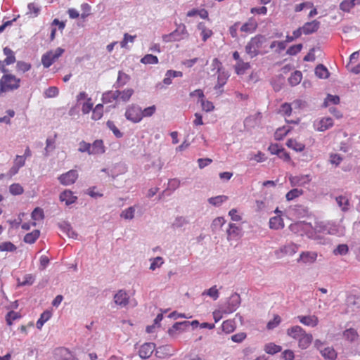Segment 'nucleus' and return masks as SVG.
I'll return each instance as SVG.
<instances>
[{
  "label": "nucleus",
  "instance_id": "6e6d98bb",
  "mask_svg": "<svg viewBox=\"0 0 360 360\" xmlns=\"http://www.w3.org/2000/svg\"><path fill=\"white\" fill-rule=\"evenodd\" d=\"M238 233V227L234 224H230L229 229L227 230L228 240H231L232 237L237 236Z\"/></svg>",
  "mask_w": 360,
  "mask_h": 360
},
{
  "label": "nucleus",
  "instance_id": "cd10ccee",
  "mask_svg": "<svg viewBox=\"0 0 360 360\" xmlns=\"http://www.w3.org/2000/svg\"><path fill=\"white\" fill-rule=\"evenodd\" d=\"M321 355L327 360H335L337 357V353L332 347H324L320 350Z\"/></svg>",
  "mask_w": 360,
  "mask_h": 360
},
{
  "label": "nucleus",
  "instance_id": "f704fd0d",
  "mask_svg": "<svg viewBox=\"0 0 360 360\" xmlns=\"http://www.w3.org/2000/svg\"><path fill=\"white\" fill-rule=\"evenodd\" d=\"M44 217V211L40 207H36L32 212V219L34 221L32 223L33 226H35L37 221L42 220Z\"/></svg>",
  "mask_w": 360,
  "mask_h": 360
},
{
  "label": "nucleus",
  "instance_id": "603ef678",
  "mask_svg": "<svg viewBox=\"0 0 360 360\" xmlns=\"http://www.w3.org/2000/svg\"><path fill=\"white\" fill-rule=\"evenodd\" d=\"M141 63L143 64H157L158 63V58L152 54H147L141 59Z\"/></svg>",
  "mask_w": 360,
  "mask_h": 360
},
{
  "label": "nucleus",
  "instance_id": "0eeeda50",
  "mask_svg": "<svg viewBox=\"0 0 360 360\" xmlns=\"http://www.w3.org/2000/svg\"><path fill=\"white\" fill-rule=\"evenodd\" d=\"M3 51L6 58L4 60H0V71L6 73L8 72L6 66L14 63L15 62V57L14 52L10 48L5 47Z\"/></svg>",
  "mask_w": 360,
  "mask_h": 360
},
{
  "label": "nucleus",
  "instance_id": "a19ab883",
  "mask_svg": "<svg viewBox=\"0 0 360 360\" xmlns=\"http://www.w3.org/2000/svg\"><path fill=\"white\" fill-rule=\"evenodd\" d=\"M302 78V74L300 71L296 70L291 74L288 78V82L292 86L298 84Z\"/></svg>",
  "mask_w": 360,
  "mask_h": 360
},
{
  "label": "nucleus",
  "instance_id": "a18cd8bd",
  "mask_svg": "<svg viewBox=\"0 0 360 360\" xmlns=\"http://www.w3.org/2000/svg\"><path fill=\"white\" fill-rule=\"evenodd\" d=\"M335 200L342 211H347L349 206V200L347 197L340 195L336 197Z\"/></svg>",
  "mask_w": 360,
  "mask_h": 360
},
{
  "label": "nucleus",
  "instance_id": "bb28decb",
  "mask_svg": "<svg viewBox=\"0 0 360 360\" xmlns=\"http://www.w3.org/2000/svg\"><path fill=\"white\" fill-rule=\"evenodd\" d=\"M183 76V73L181 71H175V70H167L165 74V77L163 79V83L166 85H169L172 84V77H181Z\"/></svg>",
  "mask_w": 360,
  "mask_h": 360
},
{
  "label": "nucleus",
  "instance_id": "f3484780",
  "mask_svg": "<svg viewBox=\"0 0 360 360\" xmlns=\"http://www.w3.org/2000/svg\"><path fill=\"white\" fill-rule=\"evenodd\" d=\"M320 26V22L314 20L311 22H306L302 27V30L304 34H310L318 30Z\"/></svg>",
  "mask_w": 360,
  "mask_h": 360
},
{
  "label": "nucleus",
  "instance_id": "680f3d73",
  "mask_svg": "<svg viewBox=\"0 0 360 360\" xmlns=\"http://www.w3.org/2000/svg\"><path fill=\"white\" fill-rule=\"evenodd\" d=\"M129 80V77L126 73L120 71L118 73L117 83L119 86H123Z\"/></svg>",
  "mask_w": 360,
  "mask_h": 360
},
{
  "label": "nucleus",
  "instance_id": "9b49d317",
  "mask_svg": "<svg viewBox=\"0 0 360 360\" xmlns=\"http://www.w3.org/2000/svg\"><path fill=\"white\" fill-rule=\"evenodd\" d=\"M311 179L309 175H298L291 176L289 178L290 185L292 186H304L311 181Z\"/></svg>",
  "mask_w": 360,
  "mask_h": 360
},
{
  "label": "nucleus",
  "instance_id": "c03bdc74",
  "mask_svg": "<svg viewBox=\"0 0 360 360\" xmlns=\"http://www.w3.org/2000/svg\"><path fill=\"white\" fill-rule=\"evenodd\" d=\"M304 193L302 189L293 188L288 192L285 195L286 200L288 201L292 200Z\"/></svg>",
  "mask_w": 360,
  "mask_h": 360
},
{
  "label": "nucleus",
  "instance_id": "a211bd4d",
  "mask_svg": "<svg viewBox=\"0 0 360 360\" xmlns=\"http://www.w3.org/2000/svg\"><path fill=\"white\" fill-rule=\"evenodd\" d=\"M77 199V196L74 195L73 193L70 190H65L60 194V201L65 202L66 205L74 203Z\"/></svg>",
  "mask_w": 360,
  "mask_h": 360
},
{
  "label": "nucleus",
  "instance_id": "f257e3e1",
  "mask_svg": "<svg viewBox=\"0 0 360 360\" xmlns=\"http://www.w3.org/2000/svg\"><path fill=\"white\" fill-rule=\"evenodd\" d=\"M245 53L251 58L269 52L268 39L262 34L252 37L245 47Z\"/></svg>",
  "mask_w": 360,
  "mask_h": 360
},
{
  "label": "nucleus",
  "instance_id": "ea45409f",
  "mask_svg": "<svg viewBox=\"0 0 360 360\" xmlns=\"http://www.w3.org/2000/svg\"><path fill=\"white\" fill-rule=\"evenodd\" d=\"M290 130V127L285 126L278 128L274 134L275 139L278 141L282 140Z\"/></svg>",
  "mask_w": 360,
  "mask_h": 360
},
{
  "label": "nucleus",
  "instance_id": "338daca9",
  "mask_svg": "<svg viewBox=\"0 0 360 360\" xmlns=\"http://www.w3.org/2000/svg\"><path fill=\"white\" fill-rule=\"evenodd\" d=\"M90 148L91 143L82 141L79 143L78 151L80 153H87L90 155Z\"/></svg>",
  "mask_w": 360,
  "mask_h": 360
},
{
  "label": "nucleus",
  "instance_id": "412c9836",
  "mask_svg": "<svg viewBox=\"0 0 360 360\" xmlns=\"http://www.w3.org/2000/svg\"><path fill=\"white\" fill-rule=\"evenodd\" d=\"M317 258V254L315 252H303L300 254L299 261L304 263H313Z\"/></svg>",
  "mask_w": 360,
  "mask_h": 360
},
{
  "label": "nucleus",
  "instance_id": "7c9ffc66",
  "mask_svg": "<svg viewBox=\"0 0 360 360\" xmlns=\"http://www.w3.org/2000/svg\"><path fill=\"white\" fill-rule=\"evenodd\" d=\"M299 347L301 349L307 348L312 341V335L311 334H307L304 333L299 339Z\"/></svg>",
  "mask_w": 360,
  "mask_h": 360
},
{
  "label": "nucleus",
  "instance_id": "4468645a",
  "mask_svg": "<svg viewBox=\"0 0 360 360\" xmlns=\"http://www.w3.org/2000/svg\"><path fill=\"white\" fill-rule=\"evenodd\" d=\"M56 360H77L71 352L65 348H58L55 352Z\"/></svg>",
  "mask_w": 360,
  "mask_h": 360
},
{
  "label": "nucleus",
  "instance_id": "dca6fc26",
  "mask_svg": "<svg viewBox=\"0 0 360 360\" xmlns=\"http://www.w3.org/2000/svg\"><path fill=\"white\" fill-rule=\"evenodd\" d=\"M257 28V22L253 18H250L240 27V30L247 34L253 33Z\"/></svg>",
  "mask_w": 360,
  "mask_h": 360
},
{
  "label": "nucleus",
  "instance_id": "9d476101",
  "mask_svg": "<svg viewBox=\"0 0 360 360\" xmlns=\"http://www.w3.org/2000/svg\"><path fill=\"white\" fill-rule=\"evenodd\" d=\"M188 327V321L176 322L171 328L168 329L167 333L171 337H174L177 333H181L185 331Z\"/></svg>",
  "mask_w": 360,
  "mask_h": 360
},
{
  "label": "nucleus",
  "instance_id": "3c124183",
  "mask_svg": "<svg viewBox=\"0 0 360 360\" xmlns=\"http://www.w3.org/2000/svg\"><path fill=\"white\" fill-rule=\"evenodd\" d=\"M94 103L92 102L91 98H87L86 102L82 104V112L83 114H89L90 111L94 108Z\"/></svg>",
  "mask_w": 360,
  "mask_h": 360
},
{
  "label": "nucleus",
  "instance_id": "c756f323",
  "mask_svg": "<svg viewBox=\"0 0 360 360\" xmlns=\"http://www.w3.org/2000/svg\"><path fill=\"white\" fill-rule=\"evenodd\" d=\"M91 110V119L95 121L99 120L103 115V105L98 103Z\"/></svg>",
  "mask_w": 360,
  "mask_h": 360
},
{
  "label": "nucleus",
  "instance_id": "de8ad7c7",
  "mask_svg": "<svg viewBox=\"0 0 360 360\" xmlns=\"http://www.w3.org/2000/svg\"><path fill=\"white\" fill-rule=\"evenodd\" d=\"M228 199V197L226 195H218L215 197H212L208 199V202L214 206H219L221 203L225 202Z\"/></svg>",
  "mask_w": 360,
  "mask_h": 360
},
{
  "label": "nucleus",
  "instance_id": "5701e85b",
  "mask_svg": "<svg viewBox=\"0 0 360 360\" xmlns=\"http://www.w3.org/2000/svg\"><path fill=\"white\" fill-rule=\"evenodd\" d=\"M269 227L271 229H281L284 227L283 220L281 217L276 216L270 218L269 219Z\"/></svg>",
  "mask_w": 360,
  "mask_h": 360
},
{
  "label": "nucleus",
  "instance_id": "423d86ee",
  "mask_svg": "<svg viewBox=\"0 0 360 360\" xmlns=\"http://www.w3.org/2000/svg\"><path fill=\"white\" fill-rule=\"evenodd\" d=\"M64 52L62 48H57L55 51H50L41 57V63L44 68H49Z\"/></svg>",
  "mask_w": 360,
  "mask_h": 360
},
{
  "label": "nucleus",
  "instance_id": "13d9d810",
  "mask_svg": "<svg viewBox=\"0 0 360 360\" xmlns=\"http://www.w3.org/2000/svg\"><path fill=\"white\" fill-rule=\"evenodd\" d=\"M134 207H129V208L123 210L120 214L121 217L124 219H132L134 217Z\"/></svg>",
  "mask_w": 360,
  "mask_h": 360
},
{
  "label": "nucleus",
  "instance_id": "ddd939ff",
  "mask_svg": "<svg viewBox=\"0 0 360 360\" xmlns=\"http://www.w3.org/2000/svg\"><path fill=\"white\" fill-rule=\"evenodd\" d=\"M155 348V344L153 342H146L141 346L139 352V356L143 359H148L153 354Z\"/></svg>",
  "mask_w": 360,
  "mask_h": 360
},
{
  "label": "nucleus",
  "instance_id": "5fc2aeb1",
  "mask_svg": "<svg viewBox=\"0 0 360 360\" xmlns=\"http://www.w3.org/2000/svg\"><path fill=\"white\" fill-rule=\"evenodd\" d=\"M222 330L226 333H230L235 330V326L232 321L226 320L222 323Z\"/></svg>",
  "mask_w": 360,
  "mask_h": 360
},
{
  "label": "nucleus",
  "instance_id": "aec40b11",
  "mask_svg": "<svg viewBox=\"0 0 360 360\" xmlns=\"http://www.w3.org/2000/svg\"><path fill=\"white\" fill-rule=\"evenodd\" d=\"M119 99V94L117 91H109L102 95V101L103 103H110Z\"/></svg>",
  "mask_w": 360,
  "mask_h": 360
},
{
  "label": "nucleus",
  "instance_id": "6e6552de",
  "mask_svg": "<svg viewBox=\"0 0 360 360\" xmlns=\"http://www.w3.org/2000/svg\"><path fill=\"white\" fill-rule=\"evenodd\" d=\"M334 124L330 117H321L314 122V128L318 131H325L331 128Z\"/></svg>",
  "mask_w": 360,
  "mask_h": 360
},
{
  "label": "nucleus",
  "instance_id": "79ce46f5",
  "mask_svg": "<svg viewBox=\"0 0 360 360\" xmlns=\"http://www.w3.org/2000/svg\"><path fill=\"white\" fill-rule=\"evenodd\" d=\"M316 75L321 79H326L329 76L328 69L323 65H319L315 68Z\"/></svg>",
  "mask_w": 360,
  "mask_h": 360
},
{
  "label": "nucleus",
  "instance_id": "774afa93",
  "mask_svg": "<svg viewBox=\"0 0 360 360\" xmlns=\"http://www.w3.org/2000/svg\"><path fill=\"white\" fill-rule=\"evenodd\" d=\"M17 70L22 72H27L31 68V64L24 61H18L16 65Z\"/></svg>",
  "mask_w": 360,
  "mask_h": 360
},
{
  "label": "nucleus",
  "instance_id": "69168bd1",
  "mask_svg": "<svg viewBox=\"0 0 360 360\" xmlns=\"http://www.w3.org/2000/svg\"><path fill=\"white\" fill-rule=\"evenodd\" d=\"M279 112L284 116H290L292 112V108L290 104L288 103L282 104L279 110Z\"/></svg>",
  "mask_w": 360,
  "mask_h": 360
},
{
  "label": "nucleus",
  "instance_id": "7ed1b4c3",
  "mask_svg": "<svg viewBox=\"0 0 360 360\" xmlns=\"http://www.w3.org/2000/svg\"><path fill=\"white\" fill-rule=\"evenodd\" d=\"M188 35L187 30L184 24L177 26L176 29L169 34L162 37L165 42L177 41L184 39Z\"/></svg>",
  "mask_w": 360,
  "mask_h": 360
},
{
  "label": "nucleus",
  "instance_id": "09e8293b",
  "mask_svg": "<svg viewBox=\"0 0 360 360\" xmlns=\"http://www.w3.org/2000/svg\"><path fill=\"white\" fill-rule=\"evenodd\" d=\"M16 250V246L11 242H4L0 244L1 252H14Z\"/></svg>",
  "mask_w": 360,
  "mask_h": 360
},
{
  "label": "nucleus",
  "instance_id": "052dcab7",
  "mask_svg": "<svg viewBox=\"0 0 360 360\" xmlns=\"http://www.w3.org/2000/svg\"><path fill=\"white\" fill-rule=\"evenodd\" d=\"M27 7L29 10L27 14H30L32 17H37L39 15L40 8L37 4L34 3H30Z\"/></svg>",
  "mask_w": 360,
  "mask_h": 360
},
{
  "label": "nucleus",
  "instance_id": "bf43d9fd",
  "mask_svg": "<svg viewBox=\"0 0 360 360\" xmlns=\"http://www.w3.org/2000/svg\"><path fill=\"white\" fill-rule=\"evenodd\" d=\"M59 90L56 86H50L44 91L46 98H54L58 95Z\"/></svg>",
  "mask_w": 360,
  "mask_h": 360
},
{
  "label": "nucleus",
  "instance_id": "2eb2a0df",
  "mask_svg": "<svg viewBox=\"0 0 360 360\" xmlns=\"http://www.w3.org/2000/svg\"><path fill=\"white\" fill-rule=\"evenodd\" d=\"M105 151L103 141L101 139L95 140L90 148V155L103 154Z\"/></svg>",
  "mask_w": 360,
  "mask_h": 360
},
{
  "label": "nucleus",
  "instance_id": "e433bc0d",
  "mask_svg": "<svg viewBox=\"0 0 360 360\" xmlns=\"http://www.w3.org/2000/svg\"><path fill=\"white\" fill-rule=\"evenodd\" d=\"M39 236L40 231L39 230H34L25 236L24 241L26 243L32 244L39 238Z\"/></svg>",
  "mask_w": 360,
  "mask_h": 360
},
{
  "label": "nucleus",
  "instance_id": "4be33fe9",
  "mask_svg": "<svg viewBox=\"0 0 360 360\" xmlns=\"http://www.w3.org/2000/svg\"><path fill=\"white\" fill-rule=\"evenodd\" d=\"M346 304L348 307H360V295L356 294H349L346 298Z\"/></svg>",
  "mask_w": 360,
  "mask_h": 360
},
{
  "label": "nucleus",
  "instance_id": "c85d7f7f",
  "mask_svg": "<svg viewBox=\"0 0 360 360\" xmlns=\"http://www.w3.org/2000/svg\"><path fill=\"white\" fill-rule=\"evenodd\" d=\"M128 294H115L114 302L121 307H126L129 303Z\"/></svg>",
  "mask_w": 360,
  "mask_h": 360
},
{
  "label": "nucleus",
  "instance_id": "49530a36",
  "mask_svg": "<svg viewBox=\"0 0 360 360\" xmlns=\"http://www.w3.org/2000/svg\"><path fill=\"white\" fill-rule=\"evenodd\" d=\"M340 103V98L338 96H333L328 94L323 102V106L328 107L330 104L337 105Z\"/></svg>",
  "mask_w": 360,
  "mask_h": 360
},
{
  "label": "nucleus",
  "instance_id": "4d7b16f0",
  "mask_svg": "<svg viewBox=\"0 0 360 360\" xmlns=\"http://www.w3.org/2000/svg\"><path fill=\"white\" fill-rule=\"evenodd\" d=\"M349 252V248L346 244L338 245V247L333 250V254L335 255H345Z\"/></svg>",
  "mask_w": 360,
  "mask_h": 360
},
{
  "label": "nucleus",
  "instance_id": "393cba45",
  "mask_svg": "<svg viewBox=\"0 0 360 360\" xmlns=\"http://www.w3.org/2000/svg\"><path fill=\"white\" fill-rule=\"evenodd\" d=\"M304 333L305 331L299 326L291 327L287 330V334L295 339H299Z\"/></svg>",
  "mask_w": 360,
  "mask_h": 360
},
{
  "label": "nucleus",
  "instance_id": "8fccbe9b",
  "mask_svg": "<svg viewBox=\"0 0 360 360\" xmlns=\"http://www.w3.org/2000/svg\"><path fill=\"white\" fill-rule=\"evenodd\" d=\"M9 191L12 195H21L24 192L22 186L20 184H13L9 186Z\"/></svg>",
  "mask_w": 360,
  "mask_h": 360
},
{
  "label": "nucleus",
  "instance_id": "39448f33",
  "mask_svg": "<svg viewBox=\"0 0 360 360\" xmlns=\"http://www.w3.org/2000/svg\"><path fill=\"white\" fill-rule=\"evenodd\" d=\"M125 117L134 123L139 122L143 119L141 108L135 104L129 105L125 111Z\"/></svg>",
  "mask_w": 360,
  "mask_h": 360
},
{
  "label": "nucleus",
  "instance_id": "0e129e2a",
  "mask_svg": "<svg viewBox=\"0 0 360 360\" xmlns=\"http://www.w3.org/2000/svg\"><path fill=\"white\" fill-rule=\"evenodd\" d=\"M163 263H164V261H163L162 257H157L151 260L150 269L154 271L157 268L160 267Z\"/></svg>",
  "mask_w": 360,
  "mask_h": 360
},
{
  "label": "nucleus",
  "instance_id": "72a5a7b5",
  "mask_svg": "<svg viewBox=\"0 0 360 360\" xmlns=\"http://www.w3.org/2000/svg\"><path fill=\"white\" fill-rule=\"evenodd\" d=\"M249 63H245L243 60H239L235 65V71L237 75H243L245 72L250 68Z\"/></svg>",
  "mask_w": 360,
  "mask_h": 360
},
{
  "label": "nucleus",
  "instance_id": "864d4df0",
  "mask_svg": "<svg viewBox=\"0 0 360 360\" xmlns=\"http://www.w3.org/2000/svg\"><path fill=\"white\" fill-rule=\"evenodd\" d=\"M107 127L112 131L113 134L117 138H121L123 136V134L119 130V129L116 127L114 122L108 120L106 122Z\"/></svg>",
  "mask_w": 360,
  "mask_h": 360
},
{
  "label": "nucleus",
  "instance_id": "2f4dec72",
  "mask_svg": "<svg viewBox=\"0 0 360 360\" xmlns=\"http://www.w3.org/2000/svg\"><path fill=\"white\" fill-rule=\"evenodd\" d=\"M117 93L119 94V98L122 102H127L130 100L131 97L134 93V91L133 89H126L122 91L117 90Z\"/></svg>",
  "mask_w": 360,
  "mask_h": 360
},
{
  "label": "nucleus",
  "instance_id": "37998d69",
  "mask_svg": "<svg viewBox=\"0 0 360 360\" xmlns=\"http://www.w3.org/2000/svg\"><path fill=\"white\" fill-rule=\"evenodd\" d=\"M282 349V347L279 345H277L274 343H269V344H266L265 346H264V351L267 353V354H275L279 352H281Z\"/></svg>",
  "mask_w": 360,
  "mask_h": 360
},
{
  "label": "nucleus",
  "instance_id": "c9c22d12",
  "mask_svg": "<svg viewBox=\"0 0 360 360\" xmlns=\"http://www.w3.org/2000/svg\"><path fill=\"white\" fill-rule=\"evenodd\" d=\"M343 337L349 342H354L358 338L359 335L354 328H351L343 332Z\"/></svg>",
  "mask_w": 360,
  "mask_h": 360
},
{
  "label": "nucleus",
  "instance_id": "58836bf2",
  "mask_svg": "<svg viewBox=\"0 0 360 360\" xmlns=\"http://www.w3.org/2000/svg\"><path fill=\"white\" fill-rule=\"evenodd\" d=\"M354 0H344L340 4V9L345 13H349L356 6Z\"/></svg>",
  "mask_w": 360,
  "mask_h": 360
},
{
  "label": "nucleus",
  "instance_id": "4c0bfd02",
  "mask_svg": "<svg viewBox=\"0 0 360 360\" xmlns=\"http://www.w3.org/2000/svg\"><path fill=\"white\" fill-rule=\"evenodd\" d=\"M198 28L199 30L201 31V35H202V40L203 41H207V39L208 38H210L213 32L210 29H207L205 25L204 22H200L198 25Z\"/></svg>",
  "mask_w": 360,
  "mask_h": 360
},
{
  "label": "nucleus",
  "instance_id": "20e7f679",
  "mask_svg": "<svg viewBox=\"0 0 360 360\" xmlns=\"http://www.w3.org/2000/svg\"><path fill=\"white\" fill-rule=\"evenodd\" d=\"M240 294H231L229 300L221 306V311L224 314H230L235 311L240 304Z\"/></svg>",
  "mask_w": 360,
  "mask_h": 360
},
{
  "label": "nucleus",
  "instance_id": "f03ea898",
  "mask_svg": "<svg viewBox=\"0 0 360 360\" xmlns=\"http://www.w3.org/2000/svg\"><path fill=\"white\" fill-rule=\"evenodd\" d=\"M20 79L7 72L0 79V95L15 91L20 87Z\"/></svg>",
  "mask_w": 360,
  "mask_h": 360
},
{
  "label": "nucleus",
  "instance_id": "b1692460",
  "mask_svg": "<svg viewBox=\"0 0 360 360\" xmlns=\"http://www.w3.org/2000/svg\"><path fill=\"white\" fill-rule=\"evenodd\" d=\"M300 321L309 326H316L318 324V319L315 316H299Z\"/></svg>",
  "mask_w": 360,
  "mask_h": 360
},
{
  "label": "nucleus",
  "instance_id": "6ab92c4d",
  "mask_svg": "<svg viewBox=\"0 0 360 360\" xmlns=\"http://www.w3.org/2000/svg\"><path fill=\"white\" fill-rule=\"evenodd\" d=\"M286 146L296 152H302L305 149V144L295 139H288L286 142Z\"/></svg>",
  "mask_w": 360,
  "mask_h": 360
},
{
  "label": "nucleus",
  "instance_id": "473e14b6",
  "mask_svg": "<svg viewBox=\"0 0 360 360\" xmlns=\"http://www.w3.org/2000/svg\"><path fill=\"white\" fill-rule=\"evenodd\" d=\"M217 83L215 85V89H220L226 83L229 75L222 70L217 72Z\"/></svg>",
  "mask_w": 360,
  "mask_h": 360
},
{
  "label": "nucleus",
  "instance_id": "f8f14e48",
  "mask_svg": "<svg viewBox=\"0 0 360 360\" xmlns=\"http://www.w3.org/2000/svg\"><path fill=\"white\" fill-rule=\"evenodd\" d=\"M297 250L298 246L295 243H290L283 245V247H281L280 249L276 251V254L279 257L287 255L292 256L297 252Z\"/></svg>",
  "mask_w": 360,
  "mask_h": 360
},
{
  "label": "nucleus",
  "instance_id": "a878e982",
  "mask_svg": "<svg viewBox=\"0 0 360 360\" xmlns=\"http://www.w3.org/2000/svg\"><path fill=\"white\" fill-rule=\"evenodd\" d=\"M52 316V311L51 310H45L40 316L36 323L38 329H41L44 324L48 321Z\"/></svg>",
  "mask_w": 360,
  "mask_h": 360
},
{
  "label": "nucleus",
  "instance_id": "e2e57ef3",
  "mask_svg": "<svg viewBox=\"0 0 360 360\" xmlns=\"http://www.w3.org/2000/svg\"><path fill=\"white\" fill-rule=\"evenodd\" d=\"M20 316L18 312H15L14 311H9L6 316V321L8 325L11 326L13 323V321L20 318Z\"/></svg>",
  "mask_w": 360,
  "mask_h": 360
},
{
  "label": "nucleus",
  "instance_id": "1a4fd4ad",
  "mask_svg": "<svg viewBox=\"0 0 360 360\" xmlns=\"http://www.w3.org/2000/svg\"><path fill=\"white\" fill-rule=\"evenodd\" d=\"M77 178V172L75 169H71L68 172L61 174L58 177V180L61 184L68 186L74 184Z\"/></svg>",
  "mask_w": 360,
  "mask_h": 360
}]
</instances>
